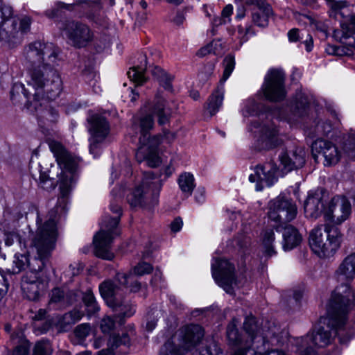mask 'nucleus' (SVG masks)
Returning <instances> with one entry per match:
<instances>
[{"label":"nucleus","instance_id":"4","mask_svg":"<svg viewBox=\"0 0 355 355\" xmlns=\"http://www.w3.org/2000/svg\"><path fill=\"white\" fill-rule=\"evenodd\" d=\"M153 126L154 119L150 114L134 117L132 125V129L139 134L136 159L139 162L146 161L148 166L152 168L158 166L161 162L158 152L159 145L164 141L171 143L175 139V135L166 130H164L162 134L150 137L149 133Z\"/></svg>","mask_w":355,"mask_h":355},{"label":"nucleus","instance_id":"6","mask_svg":"<svg viewBox=\"0 0 355 355\" xmlns=\"http://www.w3.org/2000/svg\"><path fill=\"white\" fill-rule=\"evenodd\" d=\"M47 144L58 164L62 168L58 182L62 201L64 202V198L69 194L76 184L78 162L60 141L49 139Z\"/></svg>","mask_w":355,"mask_h":355},{"label":"nucleus","instance_id":"13","mask_svg":"<svg viewBox=\"0 0 355 355\" xmlns=\"http://www.w3.org/2000/svg\"><path fill=\"white\" fill-rule=\"evenodd\" d=\"M285 75L278 69L270 70L265 78L262 91L266 99L270 101H280L286 96L284 87Z\"/></svg>","mask_w":355,"mask_h":355},{"label":"nucleus","instance_id":"39","mask_svg":"<svg viewBox=\"0 0 355 355\" xmlns=\"http://www.w3.org/2000/svg\"><path fill=\"white\" fill-rule=\"evenodd\" d=\"M151 73L165 89H172L171 82L173 77L171 76L168 75L162 68L157 66L153 67L151 70Z\"/></svg>","mask_w":355,"mask_h":355},{"label":"nucleus","instance_id":"34","mask_svg":"<svg viewBox=\"0 0 355 355\" xmlns=\"http://www.w3.org/2000/svg\"><path fill=\"white\" fill-rule=\"evenodd\" d=\"M178 184L181 191L187 198L191 196L196 187L195 178L193 175L189 172L182 173L179 175Z\"/></svg>","mask_w":355,"mask_h":355},{"label":"nucleus","instance_id":"11","mask_svg":"<svg viewBox=\"0 0 355 355\" xmlns=\"http://www.w3.org/2000/svg\"><path fill=\"white\" fill-rule=\"evenodd\" d=\"M244 327L247 333L250 336L252 341L259 338L258 343L255 344L250 349L254 351V355H269L270 353L277 350L269 349V343L275 345L279 342L276 337V332L273 330L268 329L263 335L259 334L256 318L253 316L247 317L244 322Z\"/></svg>","mask_w":355,"mask_h":355},{"label":"nucleus","instance_id":"2","mask_svg":"<svg viewBox=\"0 0 355 355\" xmlns=\"http://www.w3.org/2000/svg\"><path fill=\"white\" fill-rule=\"evenodd\" d=\"M354 308V294L348 284L336 286L327 306L326 318H321L313 329L297 342L299 355H317L316 348L331 344L333 335L330 327L341 329L348 320V314Z\"/></svg>","mask_w":355,"mask_h":355},{"label":"nucleus","instance_id":"63","mask_svg":"<svg viewBox=\"0 0 355 355\" xmlns=\"http://www.w3.org/2000/svg\"><path fill=\"white\" fill-rule=\"evenodd\" d=\"M304 44L305 45L306 50L308 52H309L312 50L313 42V38L310 35H307V38L304 42Z\"/></svg>","mask_w":355,"mask_h":355},{"label":"nucleus","instance_id":"58","mask_svg":"<svg viewBox=\"0 0 355 355\" xmlns=\"http://www.w3.org/2000/svg\"><path fill=\"white\" fill-rule=\"evenodd\" d=\"M183 225L182 220L180 217L175 218L173 221L171 223V230L173 232H179Z\"/></svg>","mask_w":355,"mask_h":355},{"label":"nucleus","instance_id":"46","mask_svg":"<svg viewBox=\"0 0 355 355\" xmlns=\"http://www.w3.org/2000/svg\"><path fill=\"white\" fill-rule=\"evenodd\" d=\"M51 353L50 342L47 340H41L35 343L33 355H51Z\"/></svg>","mask_w":355,"mask_h":355},{"label":"nucleus","instance_id":"25","mask_svg":"<svg viewBox=\"0 0 355 355\" xmlns=\"http://www.w3.org/2000/svg\"><path fill=\"white\" fill-rule=\"evenodd\" d=\"M19 26L15 20H13L10 26L3 28V32L6 35V38L10 40L12 38L17 37L20 32L21 34L26 33L30 31L32 19L27 15L21 16L19 19Z\"/></svg>","mask_w":355,"mask_h":355},{"label":"nucleus","instance_id":"52","mask_svg":"<svg viewBox=\"0 0 355 355\" xmlns=\"http://www.w3.org/2000/svg\"><path fill=\"white\" fill-rule=\"evenodd\" d=\"M153 270V267L150 263L146 262H141L135 266L133 272L137 275H144L145 274H149Z\"/></svg>","mask_w":355,"mask_h":355},{"label":"nucleus","instance_id":"30","mask_svg":"<svg viewBox=\"0 0 355 355\" xmlns=\"http://www.w3.org/2000/svg\"><path fill=\"white\" fill-rule=\"evenodd\" d=\"M35 258L31 261L27 254H16L13 260V266L9 272L17 274L27 268L28 270H31L32 267L37 266V263L34 261Z\"/></svg>","mask_w":355,"mask_h":355},{"label":"nucleus","instance_id":"51","mask_svg":"<svg viewBox=\"0 0 355 355\" xmlns=\"http://www.w3.org/2000/svg\"><path fill=\"white\" fill-rule=\"evenodd\" d=\"M115 318L105 316L101 321L100 327L103 334H110L114 329L116 322Z\"/></svg>","mask_w":355,"mask_h":355},{"label":"nucleus","instance_id":"9","mask_svg":"<svg viewBox=\"0 0 355 355\" xmlns=\"http://www.w3.org/2000/svg\"><path fill=\"white\" fill-rule=\"evenodd\" d=\"M162 187L159 177L151 172L145 173L141 184L128 195L127 200L131 207L150 208L157 204Z\"/></svg>","mask_w":355,"mask_h":355},{"label":"nucleus","instance_id":"7","mask_svg":"<svg viewBox=\"0 0 355 355\" xmlns=\"http://www.w3.org/2000/svg\"><path fill=\"white\" fill-rule=\"evenodd\" d=\"M111 211L116 214L114 217L105 216L100 230L94 237L95 254L96 257L106 260H112L114 257L111 251V243L113 239L119 236L120 230L118 227L121 216V208L116 204L110 205Z\"/></svg>","mask_w":355,"mask_h":355},{"label":"nucleus","instance_id":"23","mask_svg":"<svg viewBox=\"0 0 355 355\" xmlns=\"http://www.w3.org/2000/svg\"><path fill=\"white\" fill-rule=\"evenodd\" d=\"M254 4L257 8H254L251 15V23L253 25L261 28L268 26L269 17L272 11L270 6L261 0H256Z\"/></svg>","mask_w":355,"mask_h":355},{"label":"nucleus","instance_id":"29","mask_svg":"<svg viewBox=\"0 0 355 355\" xmlns=\"http://www.w3.org/2000/svg\"><path fill=\"white\" fill-rule=\"evenodd\" d=\"M140 59V64L130 69L128 72V78L137 85H142L146 81L145 71L148 64L146 55H141Z\"/></svg>","mask_w":355,"mask_h":355},{"label":"nucleus","instance_id":"35","mask_svg":"<svg viewBox=\"0 0 355 355\" xmlns=\"http://www.w3.org/2000/svg\"><path fill=\"white\" fill-rule=\"evenodd\" d=\"M355 34V28L352 27L349 24L341 23L340 28L335 29L333 33L334 38L338 42L347 44L345 42L347 39L352 37Z\"/></svg>","mask_w":355,"mask_h":355},{"label":"nucleus","instance_id":"61","mask_svg":"<svg viewBox=\"0 0 355 355\" xmlns=\"http://www.w3.org/2000/svg\"><path fill=\"white\" fill-rule=\"evenodd\" d=\"M288 37L291 42H297L300 37L297 28H293L288 33Z\"/></svg>","mask_w":355,"mask_h":355},{"label":"nucleus","instance_id":"33","mask_svg":"<svg viewBox=\"0 0 355 355\" xmlns=\"http://www.w3.org/2000/svg\"><path fill=\"white\" fill-rule=\"evenodd\" d=\"M224 98L223 87H218L209 96L206 107L211 116L214 115L222 106Z\"/></svg>","mask_w":355,"mask_h":355},{"label":"nucleus","instance_id":"49","mask_svg":"<svg viewBox=\"0 0 355 355\" xmlns=\"http://www.w3.org/2000/svg\"><path fill=\"white\" fill-rule=\"evenodd\" d=\"M309 106L307 98L304 96H300L297 99L295 105V112L299 116H302L307 113Z\"/></svg>","mask_w":355,"mask_h":355},{"label":"nucleus","instance_id":"12","mask_svg":"<svg viewBox=\"0 0 355 355\" xmlns=\"http://www.w3.org/2000/svg\"><path fill=\"white\" fill-rule=\"evenodd\" d=\"M89 133V152L94 157L98 154L100 144L106 139L110 131L107 119L98 113L91 114L87 119Z\"/></svg>","mask_w":355,"mask_h":355},{"label":"nucleus","instance_id":"1","mask_svg":"<svg viewBox=\"0 0 355 355\" xmlns=\"http://www.w3.org/2000/svg\"><path fill=\"white\" fill-rule=\"evenodd\" d=\"M58 54L59 49L53 43H31L25 49V58L30 64L26 82L35 92L32 94L23 84L15 83L11 90V98H14L15 93L21 92L31 103V97L35 101H39L40 97L49 101L56 99L62 90L60 76L54 69Z\"/></svg>","mask_w":355,"mask_h":355},{"label":"nucleus","instance_id":"21","mask_svg":"<svg viewBox=\"0 0 355 355\" xmlns=\"http://www.w3.org/2000/svg\"><path fill=\"white\" fill-rule=\"evenodd\" d=\"M324 192L318 189L309 193L304 202V212L307 217L317 218L326 209L324 206Z\"/></svg>","mask_w":355,"mask_h":355},{"label":"nucleus","instance_id":"3","mask_svg":"<svg viewBox=\"0 0 355 355\" xmlns=\"http://www.w3.org/2000/svg\"><path fill=\"white\" fill-rule=\"evenodd\" d=\"M56 210L49 212V218L42 225H38L35 234L31 239L30 247L35 248L38 258L34 259L37 263V267H32L27 270L21 279V289L24 296L29 300H37L44 295L47 283L40 277V271L45 266L46 261L54 249L57 239Z\"/></svg>","mask_w":355,"mask_h":355},{"label":"nucleus","instance_id":"38","mask_svg":"<svg viewBox=\"0 0 355 355\" xmlns=\"http://www.w3.org/2000/svg\"><path fill=\"white\" fill-rule=\"evenodd\" d=\"M10 338L12 340L19 339L21 344L17 345L13 352V355H28L31 343L28 340L24 339V333L21 330L13 332Z\"/></svg>","mask_w":355,"mask_h":355},{"label":"nucleus","instance_id":"64","mask_svg":"<svg viewBox=\"0 0 355 355\" xmlns=\"http://www.w3.org/2000/svg\"><path fill=\"white\" fill-rule=\"evenodd\" d=\"M211 53V47L209 46H205L203 48H201L198 52V55L199 56H205L206 55Z\"/></svg>","mask_w":355,"mask_h":355},{"label":"nucleus","instance_id":"19","mask_svg":"<svg viewBox=\"0 0 355 355\" xmlns=\"http://www.w3.org/2000/svg\"><path fill=\"white\" fill-rule=\"evenodd\" d=\"M101 295L108 306L112 310H122L119 302L120 298L123 297V291L115 282L105 280L99 285Z\"/></svg>","mask_w":355,"mask_h":355},{"label":"nucleus","instance_id":"41","mask_svg":"<svg viewBox=\"0 0 355 355\" xmlns=\"http://www.w3.org/2000/svg\"><path fill=\"white\" fill-rule=\"evenodd\" d=\"M83 301L87 308L89 315H92L98 312L100 309L95 297L91 290H87L83 295Z\"/></svg>","mask_w":355,"mask_h":355},{"label":"nucleus","instance_id":"40","mask_svg":"<svg viewBox=\"0 0 355 355\" xmlns=\"http://www.w3.org/2000/svg\"><path fill=\"white\" fill-rule=\"evenodd\" d=\"M116 281L123 286H129L130 291L136 293L140 288V284L134 279V276L130 273H118L116 276Z\"/></svg>","mask_w":355,"mask_h":355},{"label":"nucleus","instance_id":"62","mask_svg":"<svg viewBox=\"0 0 355 355\" xmlns=\"http://www.w3.org/2000/svg\"><path fill=\"white\" fill-rule=\"evenodd\" d=\"M3 281L5 284L3 285L2 288H0V302L6 295L9 287V284L6 282L4 277Z\"/></svg>","mask_w":355,"mask_h":355},{"label":"nucleus","instance_id":"10","mask_svg":"<svg viewBox=\"0 0 355 355\" xmlns=\"http://www.w3.org/2000/svg\"><path fill=\"white\" fill-rule=\"evenodd\" d=\"M204 336V330L198 324H189L180 329L177 339L169 340L160 350V355H184L198 343Z\"/></svg>","mask_w":355,"mask_h":355},{"label":"nucleus","instance_id":"48","mask_svg":"<svg viewBox=\"0 0 355 355\" xmlns=\"http://www.w3.org/2000/svg\"><path fill=\"white\" fill-rule=\"evenodd\" d=\"M15 241H17L21 247L24 249L27 248V245L24 241L22 240L21 236L15 231L7 232L5 233V244L7 246L12 245Z\"/></svg>","mask_w":355,"mask_h":355},{"label":"nucleus","instance_id":"22","mask_svg":"<svg viewBox=\"0 0 355 355\" xmlns=\"http://www.w3.org/2000/svg\"><path fill=\"white\" fill-rule=\"evenodd\" d=\"M279 159L284 170L291 171L301 168L305 163V153L300 148H295L290 152L282 151Z\"/></svg>","mask_w":355,"mask_h":355},{"label":"nucleus","instance_id":"59","mask_svg":"<svg viewBox=\"0 0 355 355\" xmlns=\"http://www.w3.org/2000/svg\"><path fill=\"white\" fill-rule=\"evenodd\" d=\"M326 1L329 4L331 8L336 11L340 10L346 6L345 1H336L335 0H326Z\"/></svg>","mask_w":355,"mask_h":355},{"label":"nucleus","instance_id":"42","mask_svg":"<svg viewBox=\"0 0 355 355\" xmlns=\"http://www.w3.org/2000/svg\"><path fill=\"white\" fill-rule=\"evenodd\" d=\"M13 15L12 8L5 3L2 0H0V28L3 29L6 22L8 21Z\"/></svg>","mask_w":355,"mask_h":355},{"label":"nucleus","instance_id":"37","mask_svg":"<svg viewBox=\"0 0 355 355\" xmlns=\"http://www.w3.org/2000/svg\"><path fill=\"white\" fill-rule=\"evenodd\" d=\"M121 305L122 310H113L114 311V318L119 320V322L122 323L123 320L125 318L131 317L135 313V306L130 302L129 300L125 299L123 297L120 298L119 301Z\"/></svg>","mask_w":355,"mask_h":355},{"label":"nucleus","instance_id":"53","mask_svg":"<svg viewBox=\"0 0 355 355\" xmlns=\"http://www.w3.org/2000/svg\"><path fill=\"white\" fill-rule=\"evenodd\" d=\"M91 327L88 324H81L78 325L74 331L75 335L80 339L85 338L90 333Z\"/></svg>","mask_w":355,"mask_h":355},{"label":"nucleus","instance_id":"20","mask_svg":"<svg viewBox=\"0 0 355 355\" xmlns=\"http://www.w3.org/2000/svg\"><path fill=\"white\" fill-rule=\"evenodd\" d=\"M335 275L338 279L345 282L338 286L344 284H348L351 287L354 294V306L355 293L350 283L355 279V251L351 252L343 258L335 271Z\"/></svg>","mask_w":355,"mask_h":355},{"label":"nucleus","instance_id":"16","mask_svg":"<svg viewBox=\"0 0 355 355\" xmlns=\"http://www.w3.org/2000/svg\"><path fill=\"white\" fill-rule=\"evenodd\" d=\"M212 276L216 282L229 293L235 282L234 266L226 259H217L211 266Z\"/></svg>","mask_w":355,"mask_h":355},{"label":"nucleus","instance_id":"28","mask_svg":"<svg viewBox=\"0 0 355 355\" xmlns=\"http://www.w3.org/2000/svg\"><path fill=\"white\" fill-rule=\"evenodd\" d=\"M261 244L264 249V253L271 257L276 254L275 248V235L273 228L266 227L263 230L260 236Z\"/></svg>","mask_w":355,"mask_h":355},{"label":"nucleus","instance_id":"15","mask_svg":"<svg viewBox=\"0 0 355 355\" xmlns=\"http://www.w3.org/2000/svg\"><path fill=\"white\" fill-rule=\"evenodd\" d=\"M63 31L71 44L78 48L86 46L94 38L93 32L89 26L78 21L66 22Z\"/></svg>","mask_w":355,"mask_h":355},{"label":"nucleus","instance_id":"50","mask_svg":"<svg viewBox=\"0 0 355 355\" xmlns=\"http://www.w3.org/2000/svg\"><path fill=\"white\" fill-rule=\"evenodd\" d=\"M51 319L43 320L40 322H35L33 324V331L37 335H41L46 333L52 326Z\"/></svg>","mask_w":355,"mask_h":355},{"label":"nucleus","instance_id":"24","mask_svg":"<svg viewBox=\"0 0 355 355\" xmlns=\"http://www.w3.org/2000/svg\"><path fill=\"white\" fill-rule=\"evenodd\" d=\"M243 329L245 327H243ZM249 340H243L239 334V331L234 323V320L230 322L227 327V336L230 343L235 345H242L243 347L239 349L238 350L243 349L245 351V354L247 350L250 349L255 344L258 343L259 338L254 339V342L252 341L250 336L247 333L246 330L244 329Z\"/></svg>","mask_w":355,"mask_h":355},{"label":"nucleus","instance_id":"45","mask_svg":"<svg viewBox=\"0 0 355 355\" xmlns=\"http://www.w3.org/2000/svg\"><path fill=\"white\" fill-rule=\"evenodd\" d=\"M224 71L220 83L223 84L230 76L235 67L234 57L232 55H227L223 60Z\"/></svg>","mask_w":355,"mask_h":355},{"label":"nucleus","instance_id":"54","mask_svg":"<svg viewBox=\"0 0 355 355\" xmlns=\"http://www.w3.org/2000/svg\"><path fill=\"white\" fill-rule=\"evenodd\" d=\"M220 353V349L215 343H212L202 349L199 355H219Z\"/></svg>","mask_w":355,"mask_h":355},{"label":"nucleus","instance_id":"57","mask_svg":"<svg viewBox=\"0 0 355 355\" xmlns=\"http://www.w3.org/2000/svg\"><path fill=\"white\" fill-rule=\"evenodd\" d=\"M44 116L51 122H55L58 119V112L53 107H50L44 112Z\"/></svg>","mask_w":355,"mask_h":355},{"label":"nucleus","instance_id":"55","mask_svg":"<svg viewBox=\"0 0 355 355\" xmlns=\"http://www.w3.org/2000/svg\"><path fill=\"white\" fill-rule=\"evenodd\" d=\"M233 13V6L231 4H227L222 10V18L224 23L230 22V16Z\"/></svg>","mask_w":355,"mask_h":355},{"label":"nucleus","instance_id":"5","mask_svg":"<svg viewBox=\"0 0 355 355\" xmlns=\"http://www.w3.org/2000/svg\"><path fill=\"white\" fill-rule=\"evenodd\" d=\"M268 215L271 220L279 223L275 227L277 231L279 227L284 228V250H293L300 244L302 239L298 230L292 225H285L297 215V207L292 200L284 196H278L270 202Z\"/></svg>","mask_w":355,"mask_h":355},{"label":"nucleus","instance_id":"8","mask_svg":"<svg viewBox=\"0 0 355 355\" xmlns=\"http://www.w3.org/2000/svg\"><path fill=\"white\" fill-rule=\"evenodd\" d=\"M309 245L312 251L320 257L333 254L343 241V234L338 227L330 224L315 227L309 234Z\"/></svg>","mask_w":355,"mask_h":355},{"label":"nucleus","instance_id":"56","mask_svg":"<svg viewBox=\"0 0 355 355\" xmlns=\"http://www.w3.org/2000/svg\"><path fill=\"white\" fill-rule=\"evenodd\" d=\"M50 319L47 315V311L46 309H40L33 317V325L35 324V322H40L43 320Z\"/></svg>","mask_w":355,"mask_h":355},{"label":"nucleus","instance_id":"31","mask_svg":"<svg viewBox=\"0 0 355 355\" xmlns=\"http://www.w3.org/2000/svg\"><path fill=\"white\" fill-rule=\"evenodd\" d=\"M76 300V296L72 292L66 293L60 288H55L51 291L49 304H58L60 306H66Z\"/></svg>","mask_w":355,"mask_h":355},{"label":"nucleus","instance_id":"43","mask_svg":"<svg viewBox=\"0 0 355 355\" xmlns=\"http://www.w3.org/2000/svg\"><path fill=\"white\" fill-rule=\"evenodd\" d=\"M326 51L331 55H347V56H352L353 55V50L349 46V42L347 43L346 45H343L340 46H337L334 45H329Z\"/></svg>","mask_w":355,"mask_h":355},{"label":"nucleus","instance_id":"47","mask_svg":"<svg viewBox=\"0 0 355 355\" xmlns=\"http://www.w3.org/2000/svg\"><path fill=\"white\" fill-rule=\"evenodd\" d=\"M39 186L44 190L50 191L55 188L54 179L49 178L46 171H40Z\"/></svg>","mask_w":355,"mask_h":355},{"label":"nucleus","instance_id":"17","mask_svg":"<svg viewBox=\"0 0 355 355\" xmlns=\"http://www.w3.org/2000/svg\"><path fill=\"white\" fill-rule=\"evenodd\" d=\"M277 167L273 162L259 164L256 166L254 174L249 176V180L252 182H257L256 190L261 191L263 189V184L271 187L277 180Z\"/></svg>","mask_w":355,"mask_h":355},{"label":"nucleus","instance_id":"44","mask_svg":"<svg viewBox=\"0 0 355 355\" xmlns=\"http://www.w3.org/2000/svg\"><path fill=\"white\" fill-rule=\"evenodd\" d=\"M108 345L112 349L117 348L121 345L128 346L130 338L128 334L123 333L121 336L112 335L108 340Z\"/></svg>","mask_w":355,"mask_h":355},{"label":"nucleus","instance_id":"27","mask_svg":"<svg viewBox=\"0 0 355 355\" xmlns=\"http://www.w3.org/2000/svg\"><path fill=\"white\" fill-rule=\"evenodd\" d=\"M259 141L261 148L265 150L272 149L281 144V140L277 137V130L274 127H264Z\"/></svg>","mask_w":355,"mask_h":355},{"label":"nucleus","instance_id":"60","mask_svg":"<svg viewBox=\"0 0 355 355\" xmlns=\"http://www.w3.org/2000/svg\"><path fill=\"white\" fill-rule=\"evenodd\" d=\"M316 128L318 132H322L323 134H327L330 132L331 125L330 123H318L317 124Z\"/></svg>","mask_w":355,"mask_h":355},{"label":"nucleus","instance_id":"14","mask_svg":"<svg viewBox=\"0 0 355 355\" xmlns=\"http://www.w3.org/2000/svg\"><path fill=\"white\" fill-rule=\"evenodd\" d=\"M351 214V204L344 196L333 197L324 210V218L326 222H331L336 225L341 224L346 220Z\"/></svg>","mask_w":355,"mask_h":355},{"label":"nucleus","instance_id":"26","mask_svg":"<svg viewBox=\"0 0 355 355\" xmlns=\"http://www.w3.org/2000/svg\"><path fill=\"white\" fill-rule=\"evenodd\" d=\"M166 101L159 94L156 95L153 105L151 107L153 114L158 118V123L163 125L169 121L171 112L166 107Z\"/></svg>","mask_w":355,"mask_h":355},{"label":"nucleus","instance_id":"18","mask_svg":"<svg viewBox=\"0 0 355 355\" xmlns=\"http://www.w3.org/2000/svg\"><path fill=\"white\" fill-rule=\"evenodd\" d=\"M311 153L316 160L318 155H322L324 159V165L331 166L336 164L340 159V153L332 142L317 139L311 145Z\"/></svg>","mask_w":355,"mask_h":355},{"label":"nucleus","instance_id":"32","mask_svg":"<svg viewBox=\"0 0 355 355\" xmlns=\"http://www.w3.org/2000/svg\"><path fill=\"white\" fill-rule=\"evenodd\" d=\"M84 315L79 310L74 309L62 315L58 321V326L61 331H67L73 324L78 322Z\"/></svg>","mask_w":355,"mask_h":355},{"label":"nucleus","instance_id":"36","mask_svg":"<svg viewBox=\"0 0 355 355\" xmlns=\"http://www.w3.org/2000/svg\"><path fill=\"white\" fill-rule=\"evenodd\" d=\"M237 39L241 45L248 42L251 36L256 35V31L250 21L241 23L237 26Z\"/></svg>","mask_w":355,"mask_h":355}]
</instances>
